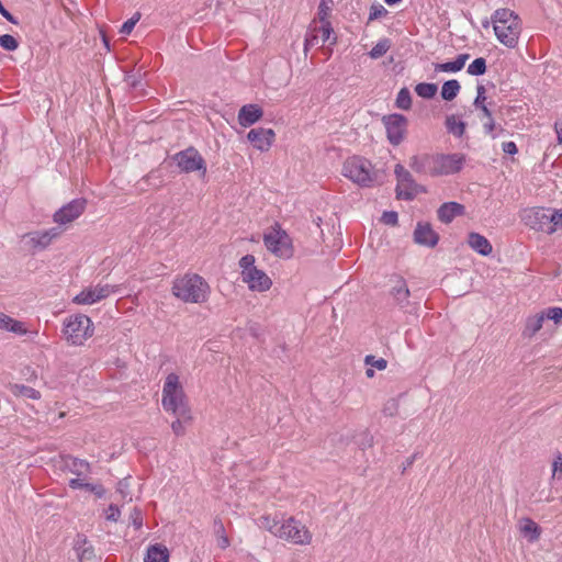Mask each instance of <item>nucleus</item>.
Here are the masks:
<instances>
[{"instance_id": "f257e3e1", "label": "nucleus", "mask_w": 562, "mask_h": 562, "mask_svg": "<svg viewBox=\"0 0 562 562\" xmlns=\"http://www.w3.org/2000/svg\"><path fill=\"white\" fill-rule=\"evenodd\" d=\"M491 21L497 40L508 48H515L521 33V20L517 13L507 8L497 9Z\"/></svg>"}, {"instance_id": "f03ea898", "label": "nucleus", "mask_w": 562, "mask_h": 562, "mask_svg": "<svg viewBox=\"0 0 562 562\" xmlns=\"http://www.w3.org/2000/svg\"><path fill=\"white\" fill-rule=\"evenodd\" d=\"M172 294L186 303H204L209 299L210 285L196 273H187L172 283Z\"/></svg>"}, {"instance_id": "7ed1b4c3", "label": "nucleus", "mask_w": 562, "mask_h": 562, "mask_svg": "<svg viewBox=\"0 0 562 562\" xmlns=\"http://www.w3.org/2000/svg\"><path fill=\"white\" fill-rule=\"evenodd\" d=\"M161 405L166 412L175 416L189 418L191 408L188 405L184 390L176 373H169L162 387Z\"/></svg>"}, {"instance_id": "20e7f679", "label": "nucleus", "mask_w": 562, "mask_h": 562, "mask_svg": "<svg viewBox=\"0 0 562 562\" xmlns=\"http://www.w3.org/2000/svg\"><path fill=\"white\" fill-rule=\"evenodd\" d=\"M342 175L362 188L380 184L382 180L378 170H374L370 160L353 156L344 162Z\"/></svg>"}, {"instance_id": "39448f33", "label": "nucleus", "mask_w": 562, "mask_h": 562, "mask_svg": "<svg viewBox=\"0 0 562 562\" xmlns=\"http://www.w3.org/2000/svg\"><path fill=\"white\" fill-rule=\"evenodd\" d=\"M64 325V335L71 345L81 346L93 335V324L87 315H71L65 321Z\"/></svg>"}, {"instance_id": "423d86ee", "label": "nucleus", "mask_w": 562, "mask_h": 562, "mask_svg": "<svg viewBox=\"0 0 562 562\" xmlns=\"http://www.w3.org/2000/svg\"><path fill=\"white\" fill-rule=\"evenodd\" d=\"M396 176V198L400 200L412 201L415 199L417 193L426 192L423 186H419L413 178L412 173L405 169L401 164H397L394 168Z\"/></svg>"}, {"instance_id": "0eeeda50", "label": "nucleus", "mask_w": 562, "mask_h": 562, "mask_svg": "<svg viewBox=\"0 0 562 562\" xmlns=\"http://www.w3.org/2000/svg\"><path fill=\"white\" fill-rule=\"evenodd\" d=\"M277 537L301 546L310 544L312 541L310 530L293 517L278 527Z\"/></svg>"}, {"instance_id": "6e6552de", "label": "nucleus", "mask_w": 562, "mask_h": 562, "mask_svg": "<svg viewBox=\"0 0 562 562\" xmlns=\"http://www.w3.org/2000/svg\"><path fill=\"white\" fill-rule=\"evenodd\" d=\"M263 244L269 251L280 258H290L293 255L291 239L279 225L272 232L263 235Z\"/></svg>"}, {"instance_id": "1a4fd4ad", "label": "nucleus", "mask_w": 562, "mask_h": 562, "mask_svg": "<svg viewBox=\"0 0 562 562\" xmlns=\"http://www.w3.org/2000/svg\"><path fill=\"white\" fill-rule=\"evenodd\" d=\"M390 144L398 146L406 137L408 120L400 113L387 114L382 117Z\"/></svg>"}, {"instance_id": "9d476101", "label": "nucleus", "mask_w": 562, "mask_h": 562, "mask_svg": "<svg viewBox=\"0 0 562 562\" xmlns=\"http://www.w3.org/2000/svg\"><path fill=\"white\" fill-rule=\"evenodd\" d=\"M172 160L176 161L177 166L182 172L189 173L193 171H202L203 175L206 172V164L204 158L192 146L177 153L172 157Z\"/></svg>"}, {"instance_id": "9b49d317", "label": "nucleus", "mask_w": 562, "mask_h": 562, "mask_svg": "<svg viewBox=\"0 0 562 562\" xmlns=\"http://www.w3.org/2000/svg\"><path fill=\"white\" fill-rule=\"evenodd\" d=\"M551 209L531 207L525 211L524 221L530 228L543 232L548 235L554 234V228L551 226L550 220Z\"/></svg>"}, {"instance_id": "f8f14e48", "label": "nucleus", "mask_w": 562, "mask_h": 562, "mask_svg": "<svg viewBox=\"0 0 562 562\" xmlns=\"http://www.w3.org/2000/svg\"><path fill=\"white\" fill-rule=\"evenodd\" d=\"M119 290L117 285L110 284H98L83 289L79 294L74 297V302L77 304H93L103 299H106L111 293Z\"/></svg>"}, {"instance_id": "ddd939ff", "label": "nucleus", "mask_w": 562, "mask_h": 562, "mask_svg": "<svg viewBox=\"0 0 562 562\" xmlns=\"http://www.w3.org/2000/svg\"><path fill=\"white\" fill-rule=\"evenodd\" d=\"M465 162L462 154H437V177L459 172Z\"/></svg>"}, {"instance_id": "4468645a", "label": "nucleus", "mask_w": 562, "mask_h": 562, "mask_svg": "<svg viewBox=\"0 0 562 562\" xmlns=\"http://www.w3.org/2000/svg\"><path fill=\"white\" fill-rule=\"evenodd\" d=\"M408 165L416 173L437 177V154L415 155Z\"/></svg>"}, {"instance_id": "2eb2a0df", "label": "nucleus", "mask_w": 562, "mask_h": 562, "mask_svg": "<svg viewBox=\"0 0 562 562\" xmlns=\"http://www.w3.org/2000/svg\"><path fill=\"white\" fill-rule=\"evenodd\" d=\"M87 201L85 199H75L70 201L54 214V222L58 224L71 223L83 213Z\"/></svg>"}, {"instance_id": "dca6fc26", "label": "nucleus", "mask_w": 562, "mask_h": 562, "mask_svg": "<svg viewBox=\"0 0 562 562\" xmlns=\"http://www.w3.org/2000/svg\"><path fill=\"white\" fill-rule=\"evenodd\" d=\"M241 279L251 291L266 292L272 285L267 273L258 268H252L251 272L241 273Z\"/></svg>"}, {"instance_id": "f3484780", "label": "nucleus", "mask_w": 562, "mask_h": 562, "mask_svg": "<svg viewBox=\"0 0 562 562\" xmlns=\"http://www.w3.org/2000/svg\"><path fill=\"white\" fill-rule=\"evenodd\" d=\"M276 137V133L271 128L257 127L248 132L247 138L252 146L261 151L268 150Z\"/></svg>"}, {"instance_id": "a211bd4d", "label": "nucleus", "mask_w": 562, "mask_h": 562, "mask_svg": "<svg viewBox=\"0 0 562 562\" xmlns=\"http://www.w3.org/2000/svg\"><path fill=\"white\" fill-rule=\"evenodd\" d=\"M439 235L432 229L429 223L419 222L414 231V241L426 247H435L438 244Z\"/></svg>"}, {"instance_id": "6ab92c4d", "label": "nucleus", "mask_w": 562, "mask_h": 562, "mask_svg": "<svg viewBox=\"0 0 562 562\" xmlns=\"http://www.w3.org/2000/svg\"><path fill=\"white\" fill-rule=\"evenodd\" d=\"M74 550L77 553L79 562H95L97 553L94 547L88 541L87 537L78 533L75 538Z\"/></svg>"}, {"instance_id": "aec40b11", "label": "nucleus", "mask_w": 562, "mask_h": 562, "mask_svg": "<svg viewBox=\"0 0 562 562\" xmlns=\"http://www.w3.org/2000/svg\"><path fill=\"white\" fill-rule=\"evenodd\" d=\"M263 115V110L258 104L243 105L238 112V122L248 127L258 122Z\"/></svg>"}, {"instance_id": "412c9836", "label": "nucleus", "mask_w": 562, "mask_h": 562, "mask_svg": "<svg viewBox=\"0 0 562 562\" xmlns=\"http://www.w3.org/2000/svg\"><path fill=\"white\" fill-rule=\"evenodd\" d=\"M391 295L394 297L395 302L401 308L411 312V303L408 300L411 296V292L408 290L406 281L403 278H398L396 280V283L393 285L391 290Z\"/></svg>"}, {"instance_id": "4be33fe9", "label": "nucleus", "mask_w": 562, "mask_h": 562, "mask_svg": "<svg viewBox=\"0 0 562 562\" xmlns=\"http://www.w3.org/2000/svg\"><path fill=\"white\" fill-rule=\"evenodd\" d=\"M464 211V205L458 202H446L440 205L437 211V215L440 222L449 224L454 217L463 215Z\"/></svg>"}, {"instance_id": "5701e85b", "label": "nucleus", "mask_w": 562, "mask_h": 562, "mask_svg": "<svg viewBox=\"0 0 562 562\" xmlns=\"http://www.w3.org/2000/svg\"><path fill=\"white\" fill-rule=\"evenodd\" d=\"M469 246L482 256H488L493 251V247L488 239L479 233H470L468 235Z\"/></svg>"}, {"instance_id": "b1692460", "label": "nucleus", "mask_w": 562, "mask_h": 562, "mask_svg": "<svg viewBox=\"0 0 562 562\" xmlns=\"http://www.w3.org/2000/svg\"><path fill=\"white\" fill-rule=\"evenodd\" d=\"M518 527L520 533L526 537L529 542H535L540 538L541 528L531 518H521Z\"/></svg>"}, {"instance_id": "393cba45", "label": "nucleus", "mask_w": 562, "mask_h": 562, "mask_svg": "<svg viewBox=\"0 0 562 562\" xmlns=\"http://www.w3.org/2000/svg\"><path fill=\"white\" fill-rule=\"evenodd\" d=\"M469 54H460L452 61L434 64V69L436 72H458L464 67L465 61L469 59Z\"/></svg>"}, {"instance_id": "a878e982", "label": "nucleus", "mask_w": 562, "mask_h": 562, "mask_svg": "<svg viewBox=\"0 0 562 562\" xmlns=\"http://www.w3.org/2000/svg\"><path fill=\"white\" fill-rule=\"evenodd\" d=\"M169 551L164 544L149 546L146 552L145 562H168Z\"/></svg>"}, {"instance_id": "bb28decb", "label": "nucleus", "mask_w": 562, "mask_h": 562, "mask_svg": "<svg viewBox=\"0 0 562 562\" xmlns=\"http://www.w3.org/2000/svg\"><path fill=\"white\" fill-rule=\"evenodd\" d=\"M61 460L64 463V468L67 469L72 474L80 470L91 471V465L87 460L79 459L70 454L63 456Z\"/></svg>"}, {"instance_id": "cd10ccee", "label": "nucleus", "mask_w": 562, "mask_h": 562, "mask_svg": "<svg viewBox=\"0 0 562 562\" xmlns=\"http://www.w3.org/2000/svg\"><path fill=\"white\" fill-rule=\"evenodd\" d=\"M0 329H5L18 335L26 334V329L22 322L16 321L3 313H0Z\"/></svg>"}, {"instance_id": "c85d7f7f", "label": "nucleus", "mask_w": 562, "mask_h": 562, "mask_svg": "<svg viewBox=\"0 0 562 562\" xmlns=\"http://www.w3.org/2000/svg\"><path fill=\"white\" fill-rule=\"evenodd\" d=\"M8 389L14 396H23L31 400L41 398L40 391L24 384L10 383Z\"/></svg>"}, {"instance_id": "c756f323", "label": "nucleus", "mask_w": 562, "mask_h": 562, "mask_svg": "<svg viewBox=\"0 0 562 562\" xmlns=\"http://www.w3.org/2000/svg\"><path fill=\"white\" fill-rule=\"evenodd\" d=\"M543 321V314H537L535 316L529 317L526 322L522 335L529 338L536 335V333H538L542 328Z\"/></svg>"}, {"instance_id": "7c9ffc66", "label": "nucleus", "mask_w": 562, "mask_h": 562, "mask_svg": "<svg viewBox=\"0 0 562 562\" xmlns=\"http://www.w3.org/2000/svg\"><path fill=\"white\" fill-rule=\"evenodd\" d=\"M461 86L458 80L451 79L443 82L441 87V98L446 101H452L459 93Z\"/></svg>"}, {"instance_id": "2f4dec72", "label": "nucleus", "mask_w": 562, "mask_h": 562, "mask_svg": "<svg viewBox=\"0 0 562 562\" xmlns=\"http://www.w3.org/2000/svg\"><path fill=\"white\" fill-rule=\"evenodd\" d=\"M214 532L217 538V546L221 549H226L229 547L231 541L226 535L224 524L220 518L214 519Z\"/></svg>"}, {"instance_id": "473e14b6", "label": "nucleus", "mask_w": 562, "mask_h": 562, "mask_svg": "<svg viewBox=\"0 0 562 562\" xmlns=\"http://www.w3.org/2000/svg\"><path fill=\"white\" fill-rule=\"evenodd\" d=\"M445 124L447 131L457 137H461L465 132V123L462 121H457L454 115L447 116Z\"/></svg>"}, {"instance_id": "72a5a7b5", "label": "nucleus", "mask_w": 562, "mask_h": 562, "mask_svg": "<svg viewBox=\"0 0 562 562\" xmlns=\"http://www.w3.org/2000/svg\"><path fill=\"white\" fill-rule=\"evenodd\" d=\"M438 87L436 83L420 82L415 87L417 95L424 99H431L437 93Z\"/></svg>"}, {"instance_id": "f704fd0d", "label": "nucleus", "mask_w": 562, "mask_h": 562, "mask_svg": "<svg viewBox=\"0 0 562 562\" xmlns=\"http://www.w3.org/2000/svg\"><path fill=\"white\" fill-rule=\"evenodd\" d=\"M395 105L402 110H409L412 108V95L409 90L404 87L402 88L396 97Z\"/></svg>"}, {"instance_id": "c9c22d12", "label": "nucleus", "mask_w": 562, "mask_h": 562, "mask_svg": "<svg viewBox=\"0 0 562 562\" xmlns=\"http://www.w3.org/2000/svg\"><path fill=\"white\" fill-rule=\"evenodd\" d=\"M31 243L33 244V247L44 249L46 248L50 243L52 239L46 234V232H35L29 234Z\"/></svg>"}, {"instance_id": "e433bc0d", "label": "nucleus", "mask_w": 562, "mask_h": 562, "mask_svg": "<svg viewBox=\"0 0 562 562\" xmlns=\"http://www.w3.org/2000/svg\"><path fill=\"white\" fill-rule=\"evenodd\" d=\"M391 47V42L389 38L380 40L369 52V56L373 59H378L384 56Z\"/></svg>"}, {"instance_id": "4c0bfd02", "label": "nucleus", "mask_w": 562, "mask_h": 562, "mask_svg": "<svg viewBox=\"0 0 562 562\" xmlns=\"http://www.w3.org/2000/svg\"><path fill=\"white\" fill-rule=\"evenodd\" d=\"M257 524L260 528L270 531L276 537H277L278 527L281 526L274 518L270 517L269 515H263V516L259 517L257 520Z\"/></svg>"}, {"instance_id": "58836bf2", "label": "nucleus", "mask_w": 562, "mask_h": 562, "mask_svg": "<svg viewBox=\"0 0 562 562\" xmlns=\"http://www.w3.org/2000/svg\"><path fill=\"white\" fill-rule=\"evenodd\" d=\"M486 71V60L483 57L475 58L468 67V74L471 76H482Z\"/></svg>"}, {"instance_id": "ea45409f", "label": "nucleus", "mask_w": 562, "mask_h": 562, "mask_svg": "<svg viewBox=\"0 0 562 562\" xmlns=\"http://www.w3.org/2000/svg\"><path fill=\"white\" fill-rule=\"evenodd\" d=\"M176 417H177L176 420H173L171 423V429L177 437L184 436L186 431H187L184 425L192 422V414L190 413L189 418H183L180 416H176Z\"/></svg>"}, {"instance_id": "a19ab883", "label": "nucleus", "mask_w": 562, "mask_h": 562, "mask_svg": "<svg viewBox=\"0 0 562 562\" xmlns=\"http://www.w3.org/2000/svg\"><path fill=\"white\" fill-rule=\"evenodd\" d=\"M333 0H322L318 5L317 18L321 23L329 22L328 18L331 12Z\"/></svg>"}, {"instance_id": "79ce46f5", "label": "nucleus", "mask_w": 562, "mask_h": 562, "mask_svg": "<svg viewBox=\"0 0 562 562\" xmlns=\"http://www.w3.org/2000/svg\"><path fill=\"white\" fill-rule=\"evenodd\" d=\"M0 46L5 50H15L19 47L16 38L10 34L0 35Z\"/></svg>"}, {"instance_id": "37998d69", "label": "nucleus", "mask_w": 562, "mask_h": 562, "mask_svg": "<svg viewBox=\"0 0 562 562\" xmlns=\"http://www.w3.org/2000/svg\"><path fill=\"white\" fill-rule=\"evenodd\" d=\"M364 363L378 370H384L387 367V361L384 358L375 359L372 355L366 356Z\"/></svg>"}, {"instance_id": "c03bdc74", "label": "nucleus", "mask_w": 562, "mask_h": 562, "mask_svg": "<svg viewBox=\"0 0 562 562\" xmlns=\"http://www.w3.org/2000/svg\"><path fill=\"white\" fill-rule=\"evenodd\" d=\"M139 19H140V13L136 12L131 19H128L126 22L123 23V25L121 26L120 33L124 34V35L130 34L133 31L135 24L139 21Z\"/></svg>"}, {"instance_id": "a18cd8bd", "label": "nucleus", "mask_w": 562, "mask_h": 562, "mask_svg": "<svg viewBox=\"0 0 562 562\" xmlns=\"http://www.w3.org/2000/svg\"><path fill=\"white\" fill-rule=\"evenodd\" d=\"M239 267L241 268V273L251 272L252 268H257L255 266V257L252 255H245L239 260Z\"/></svg>"}, {"instance_id": "49530a36", "label": "nucleus", "mask_w": 562, "mask_h": 562, "mask_svg": "<svg viewBox=\"0 0 562 562\" xmlns=\"http://www.w3.org/2000/svg\"><path fill=\"white\" fill-rule=\"evenodd\" d=\"M387 10L380 3L372 4L370 8L369 22L383 18L387 14Z\"/></svg>"}, {"instance_id": "de8ad7c7", "label": "nucleus", "mask_w": 562, "mask_h": 562, "mask_svg": "<svg viewBox=\"0 0 562 562\" xmlns=\"http://www.w3.org/2000/svg\"><path fill=\"white\" fill-rule=\"evenodd\" d=\"M551 226L554 228V233L562 229V209H553L550 211Z\"/></svg>"}, {"instance_id": "09e8293b", "label": "nucleus", "mask_w": 562, "mask_h": 562, "mask_svg": "<svg viewBox=\"0 0 562 562\" xmlns=\"http://www.w3.org/2000/svg\"><path fill=\"white\" fill-rule=\"evenodd\" d=\"M544 318L552 319L555 324L560 323L562 319V308L561 307H549L546 312L542 313Z\"/></svg>"}, {"instance_id": "8fccbe9b", "label": "nucleus", "mask_w": 562, "mask_h": 562, "mask_svg": "<svg viewBox=\"0 0 562 562\" xmlns=\"http://www.w3.org/2000/svg\"><path fill=\"white\" fill-rule=\"evenodd\" d=\"M397 411H398V403H397V401H396V400H394V398L389 400V401L384 404L383 409H382L383 414H384L385 416H390V417H392V416L396 415V414H397Z\"/></svg>"}, {"instance_id": "3c124183", "label": "nucleus", "mask_w": 562, "mask_h": 562, "mask_svg": "<svg viewBox=\"0 0 562 562\" xmlns=\"http://www.w3.org/2000/svg\"><path fill=\"white\" fill-rule=\"evenodd\" d=\"M358 446L362 450L372 447L373 446V436L368 430H364L363 432L360 434V438L358 440Z\"/></svg>"}, {"instance_id": "603ef678", "label": "nucleus", "mask_w": 562, "mask_h": 562, "mask_svg": "<svg viewBox=\"0 0 562 562\" xmlns=\"http://www.w3.org/2000/svg\"><path fill=\"white\" fill-rule=\"evenodd\" d=\"M317 32L322 34L323 43L327 42L330 38V34L333 33V27L330 22L321 23V26L316 29Z\"/></svg>"}, {"instance_id": "864d4df0", "label": "nucleus", "mask_w": 562, "mask_h": 562, "mask_svg": "<svg viewBox=\"0 0 562 562\" xmlns=\"http://www.w3.org/2000/svg\"><path fill=\"white\" fill-rule=\"evenodd\" d=\"M381 220L384 224L394 226L398 222V215L395 211H385Z\"/></svg>"}, {"instance_id": "5fc2aeb1", "label": "nucleus", "mask_w": 562, "mask_h": 562, "mask_svg": "<svg viewBox=\"0 0 562 562\" xmlns=\"http://www.w3.org/2000/svg\"><path fill=\"white\" fill-rule=\"evenodd\" d=\"M85 490L93 493L98 498H102L105 495V490L101 484H91L86 482Z\"/></svg>"}, {"instance_id": "6e6d98bb", "label": "nucleus", "mask_w": 562, "mask_h": 562, "mask_svg": "<svg viewBox=\"0 0 562 562\" xmlns=\"http://www.w3.org/2000/svg\"><path fill=\"white\" fill-rule=\"evenodd\" d=\"M476 91H477V94H476V98L474 99L473 105L477 109L485 104V100H486L485 91L486 90L483 85H479L476 88Z\"/></svg>"}, {"instance_id": "4d7b16f0", "label": "nucleus", "mask_w": 562, "mask_h": 562, "mask_svg": "<svg viewBox=\"0 0 562 562\" xmlns=\"http://www.w3.org/2000/svg\"><path fill=\"white\" fill-rule=\"evenodd\" d=\"M121 513L117 505L111 504L108 508L106 519L110 521H117Z\"/></svg>"}, {"instance_id": "13d9d810", "label": "nucleus", "mask_w": 562, "mask_h": 562, "mask_svg": "<svg viewBox=\"0 0 562 562\" xmlns=\"http://www.w3.org/2000/svg\"><path fill=\"white\" fill-rule=\"evenodd\" d=\"M318 44V35L317 34H308L305 37L304 42V53L307 54L308 49Z\"/></svg>"}, {"instance_id": "bf43d9fd", "label": "nucleus", "mask_w": 562, "mask_h": 562, "mask_svg": "<svg viewBox=\"0 0 562 562\" xmlns=\"http://www.w3.org/2000/svg\"><path fill=\"white\" fill-rule=\"evenodd\" d=\"M131 518L133 520V525L135 526V528L139 529L143 525L140 510L134 508L133 513L131 514Z\"/></svg>"}, {"instance_id": "052dcab7", "label": "nucleus", "mask_w": 562, "mask_h": 562, "mask_svg": "<svg viewBox=\"0 0 562 562\" xmlns=\"http://www.w3.org/2000/svg\"><path fill=\"white\" fill-rule=\"evenodd\" d=\"M69 487L72 490H85L86 482L82 479L75 477L69 481Z\"/></svg>"}, {"instance_id": "680f3d73", "label": "nucleus", "mask_w": 562, "mask_h": 562, "mask_svg": "<svg viewBox=\"0 0 562 562\" xmlns=\"http://www.w3.org/2000/svg\"><path fill=\"white\" fill-rule=\"evenodd\" d=\"M503 150L508 155H515L518 151L517 146L514 142L503 143Z\"/></svg>"}, {"instance_id": "e2e57ef3", "label": "nucleus", "mask_w": 562, "mask_h": 562, "mask_svg": "<svg viewBox=\"0 0 562 562\" xmlns=\"http://www.w3.org/2000/svg\"><path fill=\"white\" fill-rule=\"evenodd\" d=\"M484 130L487 134H491L495 130V122L493 117L487 119V122L484 123Z\"/></svg>"}, {"instance_id": "0e129e2a", "label": "nucleus", "mask_w": 562, "mask_h": 562, "mask_svg": "<svg viewBox=\"0 0 562 562\" xmlns=\"http://www.w3.org/2000/svg\"><path fill=\"white\" fill-rule=\"evenodd\" d=\"M554 130H555V133H557L558 142H559V144L562 145V121L561 122H559V121L555 122Z\"/></svg>"}, {"instance_id": "69168bd1", "label": "nucleus", "mask_w": 562, "mask_h": 562, "mask_svg": "<svg viewBox=\"0 0 562 562\" xmlns=\"http://www.w3.org/2000/svg\"><path fill=\"white\" fill-rule=\"evenodd\" d=\"M552 472H553V476H554L558 472L562 473V458H561V457H559V458H558V460H555V461L553 462V469H552Z\"/></svg>"}, {"instance_id": "338daca9", "label": "nucleus", "mask_w": 562, "mask_h": 562, "mask_svg": "<svg viewBox=\"0 0 562 562\" xmlns=\"http://www.w3.org/2000/svg\"><path fill=\"white\" fill-rule=\"evenodd\" d=\"M46 234L49 236V238L53 240L54 238L58 237L61 233V231L58 227H53L50 229L45 231Z\"/></svg>"}, {"instance_id": "774afa93", "label": "nucleus", "mask_w": 562, "mask_h": 562, "mask_svg": "<svg viewBox=\"0 0 562 562\" xmlns=\"http://www.w3.org/2000/svg\"><path fill=\"white\" fill-rule=\"evenodd\" d=\"M416 459V454H413L412 457L407 458L406 461L403 463V470L402 473H404L408 468H411Z\"/></svg>"}]
</instances>
